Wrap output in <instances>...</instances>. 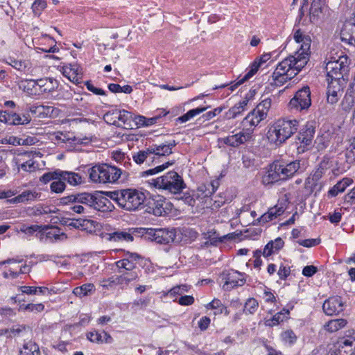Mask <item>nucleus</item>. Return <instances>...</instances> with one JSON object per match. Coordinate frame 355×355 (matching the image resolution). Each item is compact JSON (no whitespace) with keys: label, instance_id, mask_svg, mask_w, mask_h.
I'll return each instance as SVG.
<instances>
[{"label":"nucleus","instance_id":"1","mask_svg":"<svg viewBox=\"0 0 355 355\" xmlns=\"http://www.w3.org/2000/svg\"><path fill=\"white\" fill-rule=\"evenodd\" d=\"M297 43L301 44L295 55H290L278 64L272 73L275 82L284 84L295 77L307 64L311 55V38L297 29L293 34Z\"/></svg>","mask_w":355,"mask_h":355},{"label":"nucleus","instance_id":"2","mask_svg":"<svg viewBox=\"0 0 355 355\" xmlns=\"http://www.w3.org/2000/svg\"><path fill=\"white\" fill-rule=\"evenodd\" d=\"M103 239L112 242H131L134 236L144 237L146 240L154 241L158 244H169L174 241L176 236L175 229L168 228H129L125 230H118L110 233H103Z\"/></svg>","mask_w":355,"mask_h":355},{"label":"nucleus","instance_id":"3","mask_svg":"<svg viewBox=\"0 0 355 355\" xmlns=\"http://www.w3.org/2000/svg\"><path fill=\"white\" fill-rule=\"evenodd\" d=\"M105 195L116 202L119 207L129 211L142 209L146 200L144 193L132 189L107 191Z\"/></svg>","mask_w":355,"mask_h":355},{"label":"nucleus","instance_id":"4","mask_svg":"<svg viewBox=\"0 0 355 355\" xmlns=\"http://www.w3.org/2000/svg\"><path fill=\"white\" fill-rule=\"evenodd\" d=\"M299 122L296 119H279L269 128L267 137L271 144L279 146L291 137L297 130Z\"/></svg>","mask_w":355,"mask_h":355},{"label":"nucleus","instance_id":"5","mask_svg":"<svg viewBox=\"0 0 355 355\" xmlns=\"http://www.w3.org/2000/svg\"><path fill=\"white\" fill-rule=\"evenodd\" d=\"M89 179L95 183H115L122 175L129 174L121 168L107 164H96L88 170Z\"/></svg>","mask_w":355,"mask_h":355},{"label":"nucleus","instance_id":"6","mask_svg":"<svg viewBox=\"0 0 355 355\" xmlns=\"http://www.w3.org/2000/svg\"><path fill=\"white\" fill-rule=\"evenodd\" d=\"M349 63L350 60L346 55H340L338 59L331 58L325 66L327 81L345 83L348 79Z\"/></svg>","mask_w":355,"mask_h":355},{"label":"nucleus","instance_id":"7","mask_svg":"<svg viewBox=\"0 0 355 355\" xmlns=\"http://www.w3.org/2000/svg\"><path fill=\"white\" fill-rule=\"evenodd\" d=\"M150 184L156 189L173 194L180 193L186 188L182 177L175 171H170L160 177L152 179Z\"/></svg>","mask_w":355,"mask_h":355},{"label":"nucleus","instance_id":"8","mask_svg":"<svg viewBox=\"0 0 355 355\" xmlns=\"http://www.w3.org/2000/svg\"><path fill=\"white\" fill-rule=\"evenodd\" d=\"M270 107L271 99L270 98H265L244 118L242 125L245 128H252L253 132L254 128L266 118Z\"/></svg>","mask_w":355,"mask_h":355},{"label":"nucleus","instance_id":"9","mask_svg":"<svg viewBox=\"0 0 355 355\" xmlns=\"http://www.w3.org/2000/svg\"><path fill=\"white\" fill-rule=\"evenodd\" d=\"M311 105V90L307 85L298 89L288 103L291 110L300 112L307 111Z\"/></svg>","mask_w":355,"mask_h":355},{"label":"nucleus","instance_id":"10","mask_svg":"<svg viewBox=\"0 0 355 355\" xmlns=\"http://www.w3.org/2000/svg\"><path fill=\"white\" fill-rule=\"evenodd\" d=\"M95 193L80 192L64 196L60 198V205H70L80 203L83 206L85 205L89 208H92L95 204L94 203Z\"/></svg>","mask_w":355,"mask_h":355},{"label":"nucleus","instance_id":"11","mask_svg":"<svg viewBox=\"0 0 355 355\" xmlns=\"http://www.w3.org/2000/svg\"><path fill=\"white\" fill-rule=\"evenodd\" d=\"M252 138V128H245L243 127L239 132L221 138L220 141L227 146L237 148L250 141Z\"/></svg>","mask_w":355,"mask_h":355},{"label":"nucleus","instance_id":"12","mask_svg":"<svg viewBox=\"0 0 355 355\" xmlns=\"http://www.w3.org/2000/svg\"><path fill=\"white\" fill-rule=\"evenodd\" d=\"M31 121L28 113L24 114L21 116L15 112H9L8 110H0V122H3L8 125H26Z\"/></svg>","mask_w":355,"mask_h":355},{"label":"nucleus","instance_id":"13","mask_svg":"<svg viewBox=\"0 0 355 355\" xmlns=\"http://www.w3.org/2000/svg\"><path fill=\"white\" fill-rule=\"evenodd\" d=\"M225 283L223 286L224 290H232L238 286H242L245 283L243 275L237 270H230L223 272Z\"/></svg>","mask_w":355,"mask_h":355},{"label":"nucleus","instance_id":"14","mask_svg":"<svg viewBox=\"0 0 355 355\" xmlns=\"http://www.w3.org/2000/svg\"><path fill=\"white\" fill-rule=\"evenodd\" d=\"M175 140H170L159 145L153 144L150 146L153 153V162L158 163L162 157L167 156L173 153V148L177 145Z\"/></svg>","mask_w":355,"mask_h":355},{"label":"nucleus","instance_id":"15","mask_svg":"<svg viewBox=\"0 0 355 355\" xmlns=\"http://www.w3.org/2000/svg\"><path fill=\"white\" fill-rule=\"evenodd\" d=\"M140 260H143V258L140 254L127 252L125 257L117 261L115 263V265L119 272H121V269H124L126 271H131L137 268V265L139 263Z\"/></svg>","mask_w":355,"mask_h":355},{"label":"nucleus","instance_id":"16","mask_svg":"<svg viewBox=\"0 0 355 355\" xmlns=\"http://www.w3.org/2000/svg\"><path fill=\"white\" fill-rule=\"evenodd\" d=\"M322 309L328 315H338L344 309V303L340 296H332L326 300L322 305Z\"/></svg>","mask_w":355,"mask_h":355},{"label":"nucleus","instance_id":"17","mask_svg":"<svg viewBox=\"0 0 355 355\" xmlns=\"http://www.w3.org/2000/svg\"><path fill=\"white\" fill-rule=\"evenodd\" d=\"M279 181H283L280 173L279 162H274L269 165L266 172L262 177L261 182L264 185H270Z\"/></svg>","mask_w":355,"mask_h":355},{"label":"nucleus","instance_id":"18","mask_svg":"<svg viewBox=\"0 0 355 355\" xmlns=\"http://www.w3.org/2000/svg\"><path fill=\"white\" fill-rule=\"evenodd\" d=\"M105 192H95L94 202L93 209L102 212L112 211L114 206L111 202V199L105 195Z\"/></svg>","mask_w":355,"mask_h":355},{"label":"nucleus","instance_id":"19","mask_svg":"<svg viewBox=\"0 0 355 355\" xmlns=\"http://www.w3.org/2000/svg\"><path fill=\"white\" fill-rule=\"evenodd\" d=\"M152 212L155 216H161L167 214L171 205L165 198L162 196H157L152 198L150 202Z\"/></svg>","mask_w":355,"mask_h":355},{"label":"nucleus","instance_id":"20","mask_svg":"<svg viewBox=\"0 0 355 355\" xmlns=\"http://www.w3.org/2000/svg\"><path fill=\"white\" fill-rule=\"evenodd\" d=\"M337 355H355V338L351 336L340 338Z\"/></svg>","mask_w":355,"mask_h":355},{"label":"nucleus","instance_id":"21","mask_svg":"<svg viewBox=\"0 0 355 355\" xmlns=\"http://www.w3.org/2000/svg\"><path fill=\"white\" fill-rule=\"evenodd\" d=\"M314 121H308L300 130L297 139L300 143L306 145H311L315 132Z\"/></svg>","mask_w":355,"mask_h":355},{"label":"nucleus","instance_id":"22","mask_svg":"<svg viewBox=\"0 0 355 355\" xmlns=\"http://www.w3.org/2000/svg\"><path fill=\"white\" fill-rule=\"evenodd\" d=\"M279 166L282 179H283V181H285L293 177L297 172L300 168V163L299 160H295L287 164L279 162Z\"/></svg>","mask_w":355,"mask_h":355},{"label":"nucleus","instance_id":"23","mask_svg":"<svg viewBox=\"0 0 355 355\" xmlns=\"http://www.w3.org/2000/svg\"><path fill=\"white\" fill-rule=\"evenodd\" d=\"M219 182L217 180L202 184L198 187L197 195L198 198H205V203L218 189Z\"/></svg>","mask_w":355,"mask_h":355},{"label":"nucleus","instance_id":"24","mask_svg":"<svg viewBox=\"0 0 355 355\" xmlns=\"http://www.w3.org/2000/svg\"><path fill=\"white\" fill-rule=\"evenodd\" d=\"M36 155L35 152L26 151L20 155V161L22 163L20 164L19 168L26 172L35 171L37 168V165L34 161V156Z\"/></svg>","mask_w":355,"mask_h":355},{"label":"nucleus","instance_id":"25","mask_svg":"<svg viewBox=\"0 0 355 355\" xmlns=\"http://www.w3.org/2000/svg\"><path fill=\"white\" fill-rule=\"evenodd\" d=\"M39 94L51 93L58 89L59 82L53 78L38 79Z\"/></svg>","mask_w":355,"mask_h":355},{"label":"nucleus","instance_id":"26","mask_svg":"<svg viewBox=\"0 0 355 355\" xmlns=\"http://www.w3.org/2000/svg\"><path fill=\"white\" fill-rule=\"evenodd\" d=\"M327 102L334 104L338 101V93L342 90L345 83L327 81Z\"/></svg>","mask_w":355,"mask_h":355},{"label":"nucleus","instance_id":"27","mask_svg":"<svg viewBox=\"0 0 355 355\" xmlns=\"http://www.w3.org/2000/svg\"><path fill=\"white\" fill-rule=\"evenodd\" d=\"M30 112L41 118L53 117L56 115L58 109L53 106L38 105L31 106Z\"/></svg>","mask_w":355,"mask_h":355},{"label":"nucleus","instance_id":"28","mask_svg":"<svg viewBox=\"0 0 355 355\" xmlns=\"http://www.w3.org/2000/svg\"><path fill=\"white\" fill-rule=\"evenodd\" d=\"M87 338L92 342L96 343H112L113 342V338L112 336L106 331H103V332H99L98 331L94 329L89 332H87L86 334Z\"/></svg>","mask_w":355,"mask_h":355},{"label":"nucleus","instance_id":"29","mask_svg":"<svg viewBox=\"0 0 355 355\" xmlns=\"http://www.w3.org/2000/svg\"><path fill=\"white\" fill-rule=\"evenodd\" d=\"M60 179L63 180L71 186H78L84 182V178L78 173L62 171L60 172Z\"/></svg>","mask_w":355,"mask_h":355},{"label":"nucleus","instance_id":"30","mask_svg":"<svg viewBox=\"0 0 355 355\" xmlns=\"http://www.w3.org/2000/svg\"><path fill=\"white\" fill-rule=\"evenodd\" d=\"M328 162L322 159L318 165V167L311 173L305 181V187H309L310 184H316L318 181L323 176L325 170L327 168Z\"/></svg>","mask_w":355,"mask_h":355},{"label":"nucleus","instance_id":"31","mask_svg":"<svg viewBox=\"0 0 355 355\" xmlns=\"http://www.w3.org/2000/svg\"><path fill=\"white\" fill-rule=\"evenodd\" d=\"M341 40L352 46H355V26L344 23L340 31Z\"/></svg>","mask_w":355,"mask_h":355},{"label":"nucleus","instance_id":"32","mask_svg":"<svg viewBox=\"0 0 355 355\" xmlns=\"http://www.w3.org/2000/svg\"><path fill=\"white\" fill-rule=\"evenodd\" d=\"M355 103V80L349 84V87L342 101L343 110L349 111Z\"/></svg>","mask_w":355,"mask_h":355},{"label":"nucleus","instance_id":"33","mask_svg":"<svg viewBox=\"0 0 355 355\" xmlns=\"http://www.w3.org/2000/svg\"><path fill=\"white\" fill-rule=\"evenodd\" d=\"M352 182V179L349 178H343L328 191V196L331 198L337 196L339 193L344 192Z\"/></svg>","mask_w":355,"mask_h":355},{"label":"nucleus","instance_id":"34","mask_svg":"<svg viewBox=\"0 0 355 355\" xmlns=\"http://www.w3.org/2000/svg\"><path fill=\"white\" fill-rule=\"evenodd\" d=\"M47 229H44V234H45L46 239H49L51 242L57 241H62L67 238L66 234L61 232L60 228L58 227H49Z\"/></svg>","mask_w":355,"mask_h":355},{"label":"nucleus","instance_id":"35","mask_svg":"<svg viewBox=\"0 0 355 355\" xmlns=\"http://www.w3.org/2000/svg\"><path fill=\"white\" fill-rule=\"evenodd\" d=\"M261 65L260 62H258L257 60H254L253 62L250 65L248 71L245 73V75L237 81L236 83L233 84L230 86V89L231 91H234L236 89L239 85L243 84L245 81L248 80L250 78H252L259 70V68Z\"/></svg>","mask_w":355,"mask_h":355},{"label":"nucleus","instance_id":"36","mask_svg":"<svg viewBox=\"0 0 355 355\" xmlns=\"http://www.w3.org/2000/svg\"><path fill=\"white\" fill-rule=\"evenodd\" d=\"M118 123L116 127L124 126L126 128H132L133 114L125 110L118 109Z\"/></svg>","mask_w":355,"mask_h":355},{"label":"nucleus","instance_id":"37","mask_svg":"<svg viewBox=\"0 0 355 355\" xmlns=\"http://www.w3.org/2000/svg\"><path fill=\"white\" fill-rule=\"evenodd\" d=\"M325 0H312L309 8V17L311 22L313 23L318 20L319 15L322 12L323 6L325 5Z\"/></svg>","mask_w":355,"mask_h":355},{"label":"nucleus","instance_id":"38","mask_svg":"<svg viewBox=\"0 0 355 355\" xmlns=\"http://www.w3.org/2000/svg\"><path fill=\"white\" fill-rule=\"evenodd\" d=\"M95 223L96 221L93 220L78 218L71 220V221L67 225V226L71 228L88 230L95 227Z\"/></svg>","mask_w":355,"mask_h":355},{"label":"nucleus","instance_id":"39","mask_svg":"<svg viewBox=\"0 0 355 355\" xmlns=\"http://www.w3.org/2000/svg\"><path fill=\"white\" fill-rule=\"evenodd\" d=\"M40 196L41 193L36 191L26 190L12 198V201L15 203L26 202L40 198Z\"/></svg>","mask_w":355,"mask_h":355},{"label":"nucleus","instance_id":"40","mask_svg":"<svg viewBox=\"0 0 355 355\" xmlns=\"http://www.w3.org/2000/svg\"><path fill=\"white\" fill-rule=\"evenodd\" d=\"M124 278L122 275H113L107 279H103L101 281V286L106 289L111 288L114 286H123L125 285L123 282Z\"/></svg>","mask_w":355,"mask_h":355},{"label":"nucleus","instance_id":"41","mask_svg":"<svg viewBox=\"0 0 355 355\" xmlns=\"http://www.w3.org/2000/svg\"><path fill=\"white\" fill-rule=\"evenodd\" d=\"M153 157L150 148L148 147L145 150H139L132 156V158L137 164H141L145 162L147 163L153 162Z\"/></svg>","mask_w":355,"mask_h":355},{"label":"nucleus","instance_id":"42","mask_svg":"<svg viewBox=\"0 0 355 355\" xmlns=\"http://www.w3.org/2000/svg\"><path fill=\"white\" fill-rule=\"evenodd\" d=\"M95 292V286L93 284H85L73 288V293L79 297L91 295Z\"/></svg>","mask_w":355,"mask_h":355},{"label":"nucleus","instance_id":"43","mask_svg":"<svg viewBox=\"0 0 355 355\" xmlns=\"http://www.w3.org/2000/svg\"><path fill=\"white\" fill-rule=\"evenodd\" d=\"M19 354L20 355H40V351L37 344L32 340H29L23 345Z\"/></svg>","mask_w":355,"mask_h":355},{"label":"nucleus","instance_id":"44","mask_svg":"<svg viewBox=\"0 0 355 355\" xmlns=\"http://www.w3.org/2000/svg\"><path fill=\"white\" fill-rule=\"evenodd\" d=\"M44 229H47L46 225H32L28 226L26 224H22L20 226L19 231L24 233L27 236H32L35 232H39L41 234V235H44Z\"/></svg>","mask_w":355,"mask_h":355},{"label":"nucleus","instance_id":"45","mask_svg":"<svg viewBox=\"0 0 355 355\" xmlns=\"http://www.w3.org/2000/svg\"><path fill=\"white\" fill-rule=\"evenodd\" d=\"M209 107H199L189 110L186 114L176 119V121L180 123H186L196 115L206 111Z\"/></svg>","mask_w":355,"mask_h":355},{"label":"nucleus","instance_id":"46","mask_svg":"<svg viewBox=\"0 0 355 355\" xmlns=\"http://www.w3.org/2000/svg\"><path fill=\"white\" fill-rule=\"evenodd\" d=\"M347 324V320L343 318L331 320L325 325L324 329L330 333L336 332Z\"/></svg>","mask_w":355,"mask_h":355},{"label":"nucleus","instance_id":"47","mask_svg":"<svg viewBox=\"0 0 355 355\" xmlns=\"http://www.w3.org/2000/svg\"><path fill=\"white\" fill-rule=\"evenodd\" d=\"M249 99L245 97L242 101H239L234 106L231 107L229 110L230 116L232 118H236L240 115L246 108Z\"/></svg>","mask_w":355,"mask_h":355},{"label":"nucleus","instance_id":"48","mask_svg":"<svg viewBox=\"0 0 355 355\" xmlns=\"http://www.w3.org/2000/svg\"><path fill=\"white\" fill-rule=\"evenodd\" d=\"M31 330V327L26 324H16L13 325L9 329V334L7 336L8 338L20 336L23 332Z\"/></svg>","mask_w":355,"mask_h":355},{"label":"nucleus","instance_id":"49","mask_svg":"<svg viewBox=\"0 0 355 355\" xmlns=\"http://www.w3.org/2000/svg\"><path fill=\"white\" fill-rule=\"evenodd\" d=\"M281 339L284 343L292 346L297 342V337L293 330L288 329L281 334Z\"/></svg>","mask_w":355,"mask_h":355},{"label":"nucleus","instance_id":"50","mask_svg":"<svg viewBox=\"0 0 355 355\" xmlns=\"http://www.w3.org/2000/svg\"><path fill=\"white\" fill-rule=\"evenodd\" d=\"M118 109L114 108L113 110L107 111L103 116L104 121L114 126L119 125L118 123Z\"/></svg>","mask_w":355,"mask_h":355},{"label":"nucleus","instance_id":"51","mask_svg":"<svg viewBox=\"0 0 355 355\" xmlns=\"http://www.w3.org/2000/svg\"><path fill=\"white\" fill-rule=\"evenodd\" d=\"M38 79H28L25 80L24 85V90L30 94L36 95L39 94V87L37 85Z\"/></svg>","mask_w":355,"mask_h":355},{"label":"nucleus","instance_id":"52","mask_svg":"<svg viewBox=\"0 0 355 355\" xmlns=\"http://www.w3.org/2000/svg\"><path fill=\"white\" fill-rule=\"evenodd\" d=\"M349 144L346 149L345 157L348 163L355 162V135L349 140Z\"/></svg>","mask_w":355,"mask_h":355},{"label":"nucleus","instance_id":"53","mask_svg":"<svg viewBox=\"0 0 355 355\" xmlns=\"http://www.w3.org/2000/svg\"><path fill=\"white\" fill-rule=\"evenodd\" d=\"M174 163H175L174 161L166 162H165L161 165H158L153 168L146 170L142 173L143 176L153 175L157 174V173L162 172L164 170L166 169L168 167L173 165Z\"/></svg>","mask_w":355,"mask_h":355},{"label":"nucleus","instance_id":"54","mask_svg":"<svg viewBox=\"0 0 355 355\" xmlns=\"http://www.w3.org/2000/svg\"><path fill=\"white\" fill-rule=\"evenodd\" d=\"M259 306L257 300L253 297L248 299L244 305L243 312L245 314H254Z\"/></svg>","mask_w":355,"mask_h":355},{"label":"nucleus","instance_id":"55","mask_svg":"<svg viewBox=\"0 0 355 355\" xmlns=\"http://www.w3.org/2000/svg\"><path fill=\"white\" fill-rule=\"evenodd\" d=\"M108 89L113 93L130 94L132 92V87L128 85L121 87L119 84L110 83L108 85Z\"/></svg>","mask_w":355,"mask_h":355},{"label":"nucleus","instance_id":"56","mask_svg":"<svg viewBox=\"0 0 355 355\" xmlns=\"http://www.w3.org/2000/svg\"><path fill=\"white\" fill-rule=\"evenodd\" d=\"M82 77V69L78 65H72L71 73H70L69 80L73 83L78 84L80 83Z\"/></svg>","mask_w":355,"mask_h":355},{"label":"nucleus","instance_id":"57","mask_svg":"<svg viewBox=\"0 0 355 355\" xmlns=\"http://www.w3.org/2000/svg\"><path fill=\"white\" fill-rule=\"evenodd\" d=\"M60 169H56L53 172H47L44 173L40 178V182L44 184H46L51 180L54 181L57 179H60Z\"/></svg>","mask_w":355,"mask_h":355},{"label":"nucleus","instance_id":"58","mask_svg":"<svg viewBox=\"0 0 355 355\" xmlns=\"http://www.w3.org/2000/svg\"><path fill=\"white\" fill-rule=\"evenodd\" d=\"M51 191L55 193H62L66 189V184L63 180L57 179L50 184Z\"/></svg>","mask_w":355,"mask_h":355},{"label":"nucleus","instance_id":"59","mask_svg":"<svg viewBox=\"0 0 355 355\" xmlns=\"http://www.w3.org/2000/svg\"><path fill=\"white\" fill-rule=\"evenodd\" d=\"M44 309V305L42 303L21 304L19 306V310L28 311L34 312V313L42 312Z\"/></svg>","mask_w":355,"mask_h":355},{"label":"nucleus","instance_id":"60","mask_svg":"<svg viewBox=\"0 0 355 355\" xmlns=\"http://www.w3.org/2000/svg\"><path fill=\"white\" fill-rule=\"evenodd\" d=\"M46 8V1L45 0H35L31 6L33 12L35 16H40Z\"/></svg>","mask_w":355,"mask_h":355},{"label":"nucleus","instance_id":"61","mask_svg":"<svg viewBox=\"0 0 355 355\" xmlns=\"http://www.w3.org/2000/svg\"><path fill=\"white\" fill-rule=\"evenodd\" d=\"M287 318V316H282V313H277L271 318L266 320L265 324L268 327H273L279 324Z\"/></svg>","mask_w":355,"mask_h":355},{"label":"nucleus","instance_id":"62","mask_svg":"<svg viewBox=\"0 0 355 355\" xmlns=\"http://www.w3.org/2000/svg\"><path fill=\"white\" fill-rule=\"evenodd\" d=\"M6 62L8 64L11 65L15 69H17L18 71H24L27 67L25 61L18 60L12 57H9L7 59Z\"/></svg>","mask_w":355,"mask_h":355},{"label":"nucleus","instance_id":"63","mask_svg":"<svg viewBox=\"0 0 355 355\" xmlns=\"http://www.w3.org/2000/svg\"><path fill=\"white\" fill-rule=\"evenodd\" d=\"M222 110H223L222 107H218L214 109L213 110L209 111V112H206L205 114H202L198 119V121H202V122H205L206 121H209V120L212 119L214 117H215L216 116L220 114Z\"/></svg>","mask_w":355,"mask_h":355},{"label":"nucleus","instance_id":"64","mask_svg":"<svg viewBox=\"0 0 355 355\" xmlns=\"http://www.w3.org/2000/svg\"><path fill=\"white\" fill-rule=\"evenodd\" d=\"M139 270H136L135 269L131 271H126V272L122 274L124 278V283L125 285H128L130 282L135 281L139 278Z\"/></svg>","mask_w":355,"mask_h":355}]
</instances>
